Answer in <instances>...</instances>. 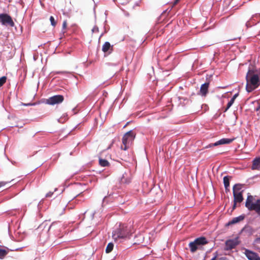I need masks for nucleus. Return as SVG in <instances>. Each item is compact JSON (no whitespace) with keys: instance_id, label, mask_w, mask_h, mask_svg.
Wrapping results in <instances>:
<instances>
[{"instance_id":"nucleus-11","label":"nucleus","mask_w":260,"mask_h":260,"mask_svg":"<svg viewBox=\"0 0 260 260\" xmlns=\"http://www.w3.org/2000/svg\"><path fill=\"white\" fill-rule=\"evenodd\" d=\"M233 141V139H227V138H223L219 140V141H217L216 142L212 144V146H216L219 145H222L225 144H230L231 142H232Z\"/></svg>"},{"instance_id":"nucleus-6","label":"nucleus","mask_w":260,"mask_h":260,"mask_svg":"<svg viewBox=\"0 0 260 260\" xmlns=\"http://www.w3.org/2000/svg\"><path fill=\"white\" fill-rule=\"evenodd\" d=\"M0 22L3 25H9L13 27L15 25L12 17L7 14H0Z\"/></svg>"},{"instance_id":"nucleus-18","label":"nucleus","mask_w":260,"mask_h":260,"mask_svg":"<svg viewBox=\"0 0 260 260\" xmlns=\"http://www.w3.org/2000/svg\"><path fill=\"white\" fill-rule=\"evenodd\" d=\"M242 186L241 184H236L233 187V192H243V190H241Z\"/></svg>"},{"instance_id":"nucleus-24","label":"nucleus","mask_w":260,"mask_h":260,"mask_svg":"<svg viewBox=\"0 0 260 260\" xmlns=\"http://www.w3.org/2000/svg\"><path fill=\"white\" fill-rule=\"evenodd\" d=\"M50 21L51 22V24L53 26H55L56 25V22L55 21L54 17L51 16L50 17Z\"/></svg>"},{"instance_id":"nucleus-33","label":"nucleus","mask_w":260,"mask_h":260,"mask_svg":"<svg viewBox=\"0 0 260 260\" xmlns=\"http://www.w3.org/2000/svg\"><path fill=\"white\" fill-rule=\"evenodd\" d=\"M121 182H122V183H126V181L125 180V179H124V177H123V178H121Z\"/></svg>"},{"instance_id":"nucleus-8","label":"nucleus","mask_w":260,"mask_h":260,"mask_svg":"<svg viewBox=\"0 0 260 260\" xmlns=\"http://www.w3.org/2000/svg\"><path fill=\"white\" fill-rule=\"evenodd\" d=\"M244 253L249 260H260L258 255L252 251L245 249Z\"/></svg>"},{"instance_id":"nucleus-25","label":"nucleus","mask_w":260,"mask_h":260,"mask_svg":"<svg viewBox=\"0 0 260 260\" xmlns=\"http://www.w3.org/2000/svg\"><path fill=\"white\" fill-rule=\"evenodd\" d=\"M10 182V181H1L0 182V188L5 186L8 183Z\"/></svg>"},{"instance_id":"nucleus-14","label":"nucleus","mask_w":260,"mask_h":260,"mask_svg":"<svg viewBox=\"0 0 260 260\" xmlns=\"http://www.w3.org/2000/svg\"><path fill=\"white\" fill-rule=\"evenodd\" d=\"M244 216H242V215H240V216H239L238 217H236L233 218L232 219V220L230 221L227 223V225H232V224H233L237 223H238V222L243 220L244 219Z\"/></svg>"},{"instance_id":"nucleus-32","label":"nucleus","mask_w":260,"mask_h":260,"mask_svg":"<svg viewBox=\"0 0 260 260\" xmlns=\"http://www.w3.org/2000/svg\"><path fill=\"white\" fill-rule=\"evenodd\" d=\"M159 196L158 197H156L155 199H154V201H156V200H158L159 198H160L161 193L160 192H159Z\"/></svg>"},{"instance_id":"nucleus-2","label":"nucleus","mask_w":260,"mask_h":260,"mask_svg":"<svg viewBox=\"0 0 260 260\" xmlns=\"http://www.w3.org/2000/svg\"><path fill=\"white\" fill-rule=\"evenodd\" d=\"M130 232L129 228L127 225L120 224L118 228L113 232L112 237L115 241L120 239L126 238L129 237Z\"/></svg>"},{"instance_id":"nucleus-15","label":"nucleus","mask_w":260,"mask_h":260,"mask_svg":"<svg viewBox=\"0 0 260 260\" xmlns=\"http://www.w3.org/2000/svg\"><path fill=\"white\" fill-rule=\"evenodd\" d=\"M231 178L232 177L229 176H226L223 177V184L226 192L229 191L230 180Z\"/></svg>"},{"instance_id":"nucleus-19","label":"nucleus","mask_w":260,"mask_h":260,"mask_svg":"<svg viewBox=\"0 0 260 260\" xmlns=\"http://www.w3.org/2000/svg\"><path fill=\"white\" fill-rule=\"evenodd\" d=\"M99 164L102 167H108L110 165L108 160L101 158H99Z\"/></svg>"},{"instance_id":"nucleus-3","label":"nucleus","mask_w":260,"mask_h":260,"mask_svg":"<svg viewBox=\"0 0 260 260\" xmlns=\"http://www.w3.org/2000/svg\"><path fill=\"white\" fill-rule=\"evenodd\" d=\"M254 198L250 193H248L245 202V207L249 211H254L260 216V199L254 202Z\"/></svg>"},{"instance_id":"nucleus-7","label":"nucleus","mask_w":260,"mask_h":260,"mask_svg":"<svg viewBox=\"0 0 260 260\" xmlns=\"http://www.w3.org/2000/svg\"><path fill=\"white\" fill-rule=\"evenodd\" d=\"M239 238L237 237L234 239H230L226 240L225 243V250H230L235 248L237 245L240 244Z\"/></svg>"},{"instance_id":"nucleus-1","label":"nucleus","mask_w":260,"mask_h":260,"mask_svg":"<svg viewBox=\"0 0 260 260\" xmlns=\"http://www.w3.org/2000/svg\"><path fill=\"white\" fill-rule=\"evenodd\" d=\"M246 90L250 92L260 85V73L249 69L246 76Z\"/></svg>"},{"instance_id":"nucleus-20","label":"nucleus","mask_w":260,"mask_h":260,"mask_svg":"<svg viewBox=\"0 0 260 260\" xmlns=\"http://www.w3.org/2000/svg\"><path fill=\"white\" fill-rule=\"evenodd\" d=\"M114 247V244L112 242L108 243V244L107 246V247L106 248V252L107 253H109L111 252Z\"/></svg>"},{"instance_id":"nucleus-35","label":"nucleus","mask_w":260,"mask_h":260,"mask_svg":"<svg viewBox=\"0 0 260 260\" xmlns=\"http://www.w3.org/2000/svg\"><path fill=\"white\" fill-rule=\"evenodd\" d=\"M34 105H35V104H25V105H26V106Z\"/></svg>"},{"instance_id":"nucleus-17","label":"nucleus","mask_w":260,"mask_h":260,"mask_svg":"<svg viewBox=\"0 0 260 260\" xmlns=\"http://www.w3.org/2000/svg\"><path fill=\"white\" fill-rule=\"evenodd\" d=\"M111 48L112 49V47L111 46L110 43L108 42H105L102 47V51L104 52H107L108 50H109Z\"/></svg>"},{"instance_id":"nucleus-27","label":"nucleus","mask_w":260,"mask_h":260,"mask_svg":"<svg viewBox=\"0 0 260 260\" xmlns=\"http://www.w3.org/2000/svg\"><path fill=\"white\" fill-rule=\"evenodd\" d=\"M67 26V21H64L62 24V27L63 29H66Z\"/></svg>"},{"instance_id":"nucleus-9","label":"nucleus","mask_w":260,"mask_h":260,"mask_svg":"<svg viewBox=\"0 0 260 260\" xmlns=\"http://www.w3.org/2000/svg\"><path fill=\"white\" fill-rule=\"evenodd\" d=\"M234 197V202H239L241 203L243 202L244 198L243 197V192H233Z\"/></svg>"},{"instance_id":"nucleus-23","label":"nucleus","mask_w":260,"mask_h":260,"mask_svg":"<svg viewBox=\"0 0 260 260\" xmlns=\"http://www.w3.org/2000/svg\"><path fill=\"white\" fill-rule=\"evenodd\" d=\"M234 101H235L234 100V99H231L230 101L227 104V106L224 110V112H226L232 106V105L234 103Z\"/></svg>"},{"instance_id":"nucleus-13","label":"nucleus","mask_w":260,"mask_h":260,"mask_svg":"<svg viewBox=\"0 0 260 260\" xmlns=\"http://www.w3.org/2000/svg\"><path fill=\"white\" fill-rule=\"evenodd\" d=\"M251 169L252 170H260V158H256L253 160Z\"/></svg>"},{"instance_id":"nucleus-36","label":"nucleus","mask_w":260,"mask_h":260,"mask_svg":"<svg viewBox=\"0 0 260 260\" xmlns=\"http://www.w3.org/2000/svg\"><path fill=\"white\" fill-rule=\"evenodd\" d=\"M113 142H112V143H111V145H110V146L108 147V148H111V146L113 145Z\"/></svg>"},{"instance_id":"nucleus-22","label":"nucleus","mask_w":260,"mask_h":260,"mask_svg":"<svg viewBox=\"0 0 260 260\" xmlns=\"http://www.w3.org/2000/svg\"><path fill=\"white\" fill-rule=\"evenodd\" d=\"M7 80V77L6 76H3L0 78V87L2 86L6 82Z\"/></svg>"},{"instance_id":"nucleus-29","label":"nucleus","mask_w":260,"mask_h":260,"mask_svg":"<svg viewBox=\"0 0 260 260\" xmlns=\"http://www.w3.org/2000/svg\"><path fill=\"white\" fill-rule=\"evenodd\" d=\"M179 1L180 0H175L174 2H173V6H174L176 5H177Z\"/></svg>"},{"instance_id":"nucleus-28","label":"nucleus","mask_w":260,"mask_h":260,"mask_svg":"<svg viewBox=\"0 0 260 260\" xmlns=\"http://www.w3.org/2000/svg\"><path fill=\"white\" fill-rule=\"evenodd\" d=\"M53 193V192H49L46 194V197H51V196L52 195Z\"/></svg>"},{"instance_id":"nucleus-12","label":"nucleus","mask_w":260,"mask_h":260,"mask_svg":"<svg viewBox=\"0 0 260 260\" xmlns=\"http://www.w3.org/2000/svg\"><path fill=\"white\" fill-rule=\"evenodd\" d=\"M209 84V83H205L201 86L200 92L202 96H206L208 91Z\"/></svg>"},{"instance_id":"nucleus-16","label":"nucleus","mask_w":260,"mask_h":260,"mask_svg":"<svg viewBox=\"0 0 260 260\" xmlns=\"http://www.w3.org/2000/svg\"><path fill=\"white\" fill-rule=\"evenodd\" d=\"M189 247L190 251L193 253L197 251L199 246L194 242V241H193L189 243Z\"/></svg>"},{"instance_id":"nucleus-5","label":"nucleus","mask_w":260,"mask_h":260,"mask_svg":"<svg viewBox=\"0 0 260 260\" xmlns=\"http://www.w3.org/2000/svg\"><path fill=\"white\" fill-rule=\"evenodd\" d=\"M64 97L62 95H55L45 100V103L50 105H58L63 102Z\"/></svg>"},{"instance_id":"nucleus-34","label":"nucleus","mask_w":260,"mask_h":260,"mask_svg":"<svg viewBox=\"0 0 260 260\" xmlns=\"http://www.w3.org/2000/svg\"><path fill=\"white\" fill-rule=\"evenodd\" d=\"M54 224L53 223V224H52L50 226L49 229V230H50V229H51V228L54 226Z\"/></svg>"},{"instance_id":"nucleus-21","label":"nucleus","mask_w":260,"mask_h":260,"mask_svg":"<svg viewBox=\"0 0 260 260\" xmlns=\"http://www.w3.org/2000/svg\"><path fill=\"white\" fill-rule=\"evenodd\" d=\"M8 252L7 250L0 248V258H3L8 254Z\"/></svg>"},{"instance_id":"nucleus-30","label":"nucleus","mask_w":260,"mask_h":260,"mask_svg":"<svg viewBox=\"0 0 260 260\" xmlns=\"http://www.w3.org/2000/svg\"><path fill=\"white\" fill-rule=\"evenodd\" d=\"M237 203H239V202H234V205L233 206V210H234L236 208Z\"/></svg>"},{"instance_id":"nucleus-31","label":"nucleus","mask_w":260,"mask_h":260,"mask_svg":"<svg viewBox=\"0 0 260 260\" xmlns=\"http://www.w3.org/2000/svg\"><path fill=\"white\" fill-rule=\"evenodd\" d=\"M238 96V93H236L233 96V98H232V99H234V100L235 101V99H236V98Z\"/></svg>"},{"instance_id":"nucleus-26","label":"nucleus","mask_w":260,"mask_h":260,"mask_svg":"<svg viewBox=\"0 0 260 260\" xmlns=\"http://www.w3.org/2000/svg\"><path fill=\"white\" fill-rule=\"evenodd\" d=\"M254 243L256 244H260V237L256 238L254 240Z\"/></svg>"},{"instance_id":"nucleus-4","label":"nucleus","mask_w":260,"mask_h":260,"mask_svg":"<svg viewBox=\"0 0 260 260\" xmlns=\"http://www.w3.org/2000/svg\"><path fill=\"white\" fill-rule=\"evenodd\" d=\"M136 133L133 131H129L126 133L122 137V144L121 148L123 150H126L132 144L136 137Z\"/></svg>"},{"instance_id":"nucleus-10","label":"nucleus","mask_w":260,"mask_h":260,"mask_svg":"<svg viewBox=\"0 0 260 260\" xmlns=\"http://www.w3.org/2000/svg\"><path fill=\"white\" fill-rule=\"evenodd\" d=\"M193 241L199 247L200 246L206 245L208 243L206 238L204 237L198 238L196 239Z\"/></svg>"}]
</instances>
